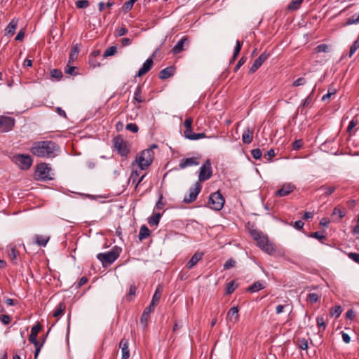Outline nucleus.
<instances>
[{
    "label": "nucleus",
    "mask_w": 359,
    "mask_h": 359,
    "mask_svg": "<svg viewBox=\"0 0 359 359\" xmlns=\"http://www.w3.org/2000/svg\"><path fill=\"white\" fill-rule=\"evenodd\" d=\"M30 151L38 157H55L60 155V147L53 141H40L33 143Z\"/></svg>",
    "instance_id": "1"
},
{
    "label": "nucleus",
    "mask_w": 359,
    "mask_h": 359,
    "mask_svg": "<svg viewBox=\"0 0 359 359\" xmlns=\"http://www.w3.org/2000/svg\"><path fill=\"white\" fill-rule=\"evenodd\" d=\"M252 238L257 241L258 247L269 255H273L276 252V249L272 242L269 240L266 235L257 229H252L250 231Z\"/></svg>",
    "instance_id": "2"
},
{
    "label": "nucleus",
    "mask_w": 359,
    "mask_h": 359,
    "mask_svg": "<svg viewBox=\"0 0 359 359\" xmlns=\"http://www.w3.org/2000/svg\"><path fill=\"white\" fill-rule=\"evenodd\" d=\"M54 172L50 164L46 163H38L35 167L34 179L36 181L46 182L54 179Z\"/></svg>",
    "instance_id": "3"
},
{
    "label": "nucleus",
    "mask_w": 359,
    "mask_h": 359,
    "mask_svg": "<svg viewBox=\"0 0 359 359\" xmlns=\"http://www.w3.org/2000/svg\"><path fill=\"white\" fill-rule=\"evenodd\" d=\"M121 249L115 246L111 250L105 253H99L97 258L100 261L104 266L110 265L114 262L119 257Z\"/></svg>",
    "instance_id": "4"
},
{
    "label": "nucleus",
    "mask_w": 359,
    "mask_h": 359,
    "mask_svg": "<svg viewBox=\"0 0 359 359\" xmlns=\"http://www.w3.org/2000/svg\"><path fill=\"white\" fill-rule=\"evenodd\" d=\"M224 202V198L219 191L211 194L209 196V207L212 210H222Z\"/></svg>",
    "instance_id": "5"
},
{
    "label": "nucleus",
    "mask_w": 359,
    "mask_h": 359,
    "mask_svg": "<svg viewBox=\"0 0 359 359\" xmlns=\"http://www.w3.org/2000/svg\"><path fill=\"white\" fill-rule=\"evenodd\" d=\"M114 149L118 154L122 157H126L129 152V145L121 136H116L113 139Z\"/></svg>",
    "instance_id": "6"
},
{
    "label": "nucleus",
    "mask_w": 359,
    "mask_h": 359,
    "mask_svg": "<svg viewBox=\"0 0 359 359\" xmlns=\"http://www.w3.org/2000/svg\"><path fill=\"white\" fill-rule=\"evenodd\" d=\"M212 175V169L210 161L208 158L201 166L198 175L199 182H204L209 180Z\"/></svg>",
    "instance_id": "7"
},
{
    "label": "nucleus",
    "mask_w": 359,
    "mask_h": 359,
    "mask_svg": "<svg viewBox=\"0 0 359 359\" xmlns=\"http://www.w3.org/2000/svg\"><path fill=\"white\" fill-rule=\"evenodd\" d=\"M14 125V118L11 116H0V133H6L11 130Z\"/></svg>",
    "instance_id": "8"
},
{
    "label": "nucleus",
    "mask_w": 359,
    "mask_h": 359,
    "mask_svg": "<svg viewBox=\"0 0 359 359\" xmlns=\"http://www.w3.org/2000/svg\"><path fill=\"white\" fill-rule=\"evenodd\" d=\"M201 189H202V186L200 184V182H196L194 184V187L191 188L189 189V195H186L184 197L183 202H184L185 203H191L194 202L196 199L198 194L201 192Z\"/></svg>",
    "instance_id": "9"
},
{
    "label": "nucleus",
    "mask_w": 359,
    "mask_h": 359,
    "mask_svg": "<svg viewBox=\"0 0 359 359\" xmlns=\"http://www.w3.org/2000/svg\"><path fill=\"white\" fill-rule=\"evenodd\" d=\"M153 158H135L132 163V167L140 170H146L152 163Z\"/></svg>",
    "instance_id": "10"
},
{
    "label": "nucleus",
    "mask_w": 359,
    "mask_h": 359,
    "mask_svg": "<svg viewBox=\"0 0 359 359\" xmlns=\"http://www.w3.org/2000/svg\"><path fill=\"white\" fill-rule=\"evenodd\" d=\"M294 189L295 186L292 183H285L282 186L280 189L276 191L275 196L278 197L286 196L292 192Z\"/></svg>",
    "instance_id": "11"
},
{
    "label": "nucleus",
    "mask_w": 359,
    "mask_h": 359,
    "mask_svg": "<svg viewBox=\"0 0 359 359\" xmlns=\"http://www.w3.org/2000/svg\"><path fill=\"white\" fill-rule=\"evenodd\" d=\"M12 161L21 170H28L33 163V158H12Z\"/></svg>",
    "instance_id": "12"
},
{
    "label": "nucleus",
    "mask_w": 359,
    "mask_h": 359,
    "mask_svg": "<svg viewBox=\"0 0 359 359\" xmlns=\"http://www.w3.org/2000/svg\"><path fill=\"white\" fill-rule=\"evenodd\" d=\"M238 308L233 306L226 313V321L232 324H236L239 320Z\"/></svg>",
    "instance_id": "13"
},
{
    "label": "nucleus",
    "mask_w": 359,
    "mask_h": 359,
    "mask_svg": "<svg viewBox=\"0 0 359 359\" xmlns=\"http://www.w3.org/2000/svg\"><path fill=\"white\" fill-rule=\"evenodd\" d=\"M129 340L123 337L120 343L119 348L121 349V359H128L130 357Z\"/></svg>",
    "instance_id": "14"
},
{
    "label": "nucleus",
    "mask_w": 359,
    "mask_h": 359,
    "mask_svg": "<svg viewBox=\"0 0 359 359\" xmlns=\"http://www.w3.org/2000/svg\"><path fill=\"white\" fill-rule=\"evenodd\" d=\"M154 61L151 57L148 58L142 65V67L138 70L137 76L141 77L147 74L152 67Z\"/></svg>",
    "instance_id": "15"
},
{
    "label": "nucleus",
    "mask_w": 359,
    "mask_h": 359,
    "mask_svg": "<svg viewBox=\"0 0 359 359\" xmlns=\"http://www.w3.org/2000/svg\"><path fill=\"white\" fill-rule=\"evenodd\" d=\"M158 149V146L153 144L148 149L142 151L139 157H154L155 155H159V153L155 151Z\"/></svg>",
    "instance_id": "16"
},
{
    "label": "nucleus",
    "mask_w": 359,
    "mask_h": 359,
    "mask_svg": "<svg viewBox=\"0 0 359 359\" xmlns=\"http://www.w3.org/2000/svg\"><path fill=\"white\" fill-rule=\"evenodd\" d=\"M184 135L187 139L191 140H197L201 138H203L205 137V133H195L192 131V128H185L184 131Z\"/></svg>",
    "instance_id": "17"
},
{
    "label": "nucleus",
    "mask_w": 359,
    "mask_h": 359,
    "mask_svg": "<svg viewBox=\"0 0 359 359\" xmlns=\"http://www.w3.org/2000/svg\"><path fill=\"white\" fill-rule=\"evenodd\" d=\"M189 43V39L187 36H184L180 40H179L177 43L175 45V46L172 49V52L173 54H179L181 53L184 49V44Z\"/></svg>",
    "instance_id": "18"
},
{
    "label": "nucleus",
    "mask_w": 359,
    "mask_h": 359,
    "mask_svg": "<svg viewBox=\"0 0 359 359\" xmlns=\"http://www.w3.org/2000/svg\"><path fill=\"white\" fill-rule=\"evenodd\" d=\"M42 329V325L40 323L37 322L31 329V333L29 336V341L30 343H34L37 340L39 332Z\"/></svg>",
    "instance_id": "19"
},
{
    "label": "nucleus",
    "mask_w": 359,
    "mask_h": 359,
    "mask_svg": "<svg viewBox=\"0 0 359 359\" xmlns=\"http://www.w3.org/2000/svg\"><path fill=\"white\" fill-rule=\"evenodd\" d=\"M254 130L252 128H247L243 133L242 141L244 144H250L252 141Z\"/></svg>",
    "instance_id": "20"
},
{
    "label": "nucleus",
    "mask_w": 359,
    "mask_h": 359,
    "mask_svg": "<svg viewBox=\"0 0 359 359\" xmlns=\"http://www.w3.org/2000/svg\"><path fill=\"white\" fill-rule=\"evenodd\" d=\"M203 253L196 252L187 263V268L190 269H192L203 257Z\"/></svg>",
    "instance_id": "21"
},
{
    "label": "nucleus",
    "mask_w": 359,
    "mask_h": 359,
    "mask_svg": "<svg viewBox=\"0 0 359 359\" xmlns=\"http://www.w3.org/2000/svg\"><path fill=\"white\" fill-rule=\"evenodd\" d=\"M313 102V100H312L310 97H306L298 107V111H299L302 114H306V111L305 110V108L311 107Z\"/></svg>",
    "instance_id": "22"
},
{
    "label": "nucleus",
    "mask_w": 359,
    "mask_h": 359,
    "mask_svg": "<svg viewBox=\"0 0 359 359\" xmlns=\"http://www.w3.org/2000/svg\"><path fill=\"white\" fill-rule=\"evenodd\" d=\"M175 72V68L173 67H168L162 69L159 72V78L161 79H166L171 77Z\"/></svg>",
    "instance_id": "23"
},
{
    "label": "nucleus",
    "mask_w": 359,
    "mask_h": 359,
    "mask_svg": "<svg viewBox=\"0 0 359 359\" xmlns=\"http://www.w3.org/2000/svg\"><path fill=\"white\" fill-rule=\"evenodd\" d=\"M17 26L18 20L15 18L12 19L5 29L6 34L10 36L14 35Z\"/></svg>",
    "instance_id": "24"
},
{
    "label": "nucleus",
    "mask_w": 359,
    "mask_h": 359,
    "mask_svg": "<svg viewBox=\"0 0 359 359\" xmlns=\"http://www.w3.org/2000/svg\"><path fill=\"white\" fill-rule=\"evenodd\" d=\"M142 86L138 85L134 92L133 102L135 104L137 103H142L145 100L142 97Z\"/></svg>",
    "instance_id": "25"
},
{
    "label": "nucleus",
    "mask_w": 359,
    "mask_h": 359,
    "mask_svg": "<svg viewBox=\"0 0 359 359\" xmlns=\"http://www.w3.org/2000/svg\"><path fill=\"white\" fill-rule=\"evenodd\" d=\"M34 243L41 247H45L48 242L50 238L49 236H42V235H35L34 236Z\"/></svg>",
    "instance_id": "26"
},
{
    "label": "nucleus",
    "mask_w": 359,
    "mask_h": 359,
    "mask_svg": "<svg viewBox=\"0 0 359 359\" xmlns=\"http://www.w3.org/2000/svg\"><path fill=\"white\" fill-rule=\"evenodd\" d=\"M154 308H155V306H151V304H150L147 307H146L144 309V311L141 316V318H140V322L141 323H144V322H147L149 317V314L154 311Z\"/></svg>",
    "instance_id": "27"
},
{
    "label": "nucleus",
    "mask_w": 359,
    "mask_h": 359,
    "mask_svg": "<svg viewBox=\"0 0 359 359\" xmlns=\"http://www.w3.org/2000/svg\"><path fill=\"white\" fill-rule=\"evenodd\" d=\"M198 162L195 161V158H185V160H182L180 164L179 167L180 169H184L187 167L191 166L194 165H198Z\"/></svg>",
    "instance_id": "28"
},
{
    "label": "nucleus",
    "mask_w": 359,
    "mask_h": 359,
    "mask_svg": "<svg viewBox=\"0 0 359 359\" xmlns=\"http://www.w3.org/2000/svg\"><path fill=\"white\" fill-rule=\"evenodd\" d=\"M264 288V286L262 281H256L248 287L247 291L253 293L258 292Z\"/></svg>",
    "instance_id": "29"
},
{
    "label": "nucleus",
    "mask_w": 359,
    "mask_h": 359,
    "mask_svg": "<svg viewBox=\"0 0 359 359\" xmlns=\"http://www.w3.org/2000/svg\"><path fill=\"white\" fill-rule=\"evenodd\" d=\"M79 53V47L78 44H76L72 46L70 53H69V63L73 62L74 60H76L78 57Z\"/></svg>",
    "instance_id": "30"
},
{
    "label": "nucleus",
    "mask_w": 359,
    "mask_h": 359,
    "mask_svg": "<svg viewBox=\"0 0 359 359\" xmlns=\"http://www.w3.org/2000/svg\"><path fill=\"white\" fill-rule=\"evenodd\" d=\"M150 235V230L146 225H142L140 227L138 238L140 241L147 238Z\"/></svg>",
    "instance_id": "31"
},
{
    "label": "nucleus",
    "mask_w": 359,
    "mask_h": 359,
    "mask_svg": "<svg viewBox=\"0 0 359 359\" xmlns=\"http://www.w3.org/2000/svg\"><path fill=\"white\" fill-rule=\"evenodd\" d=\"M342 311L341 306L340 305H337L330 309V315L331 317L337 318L341 315Z\"/></svg>",
    "instance_id": "32"
},
{
    "label": "nucleus",
    "mask_w": 359,
    "mask_h": 359,
    "mask_svg": "<svg viewBox=\"0 0 359 359\" xmlns=\"http://www.w3.org/2000/svg\"><path fill=\"white\" fill-rule=\"evenodd\" d=\"M304 0H292L290 4H288L287 8L288 11H296L298 10L302 5Z\"/></svg>",
    "instance_id": "33"
},
{
    "label": "nucleus",
    "mask_w": 359,
    "mask_h": 359,
    "mask_svg": "<svg viewBox=\"0 0 359 359\" xmlns=\"http://www.w3.org/2000/svg\"><path fill=\"white\" fill-rule=\"evenodd\" d=\"M65 309H66V306H65V303H63V302L59 303L58 305L57 306L55 310L53 312V316L58 317V316L62 315Z\"/></svg>",
    "instance_id": "34"
},
{
    "label": "nucleus",
    "mask_w": 359,
    "mask_h": 359,
    "mask_svg": "<svg viewBox=\"0 0 359 359\" xmlns=\"http://www.w3.org/2000/svg\"><path fill=\"white\" fill-rule=\"evenodd\" d=\"M161 217V213H156L152 217H151L149 220L148 223L150 226H157L159 223L160 219Z\"/></svg>",
    "instance_id": "35"
},
{
    "label": "nucleus",
    "mask_w": 359,
    "mask_h": 359,
    "mask_svg": "<svg viewBox=\"0 0 359 359\" xmlns=\"http://www.w3.org/2000/svg\"><path fill=\"white\" fill-rule=\"evenodd\" d=\"M140 172H138L137 168L132 167V172L130 176L128 179V183L135 184L137 181V177L139 176Z\"/></svg>",
    "instance_id": "36"
},
{
    "label": "nucleus",
    "mask_w": 359,
    "mask_h": 359,
    "mask_svg": "<svg viewBox=\"0 0 359 359\" xmlns=\"http://www.w3.org/2000/svg\"><path fill=\"white\" fill-rule=\"evenodd\" d=\"M330 46L325 43L320 44L315 48V52L317 53H328L330 52Z\"/></svg>",
    "instance_id": "37"
},
{
    "label": "nucleus",
    "mask_w": 359,
    "mask_h": 359,
    "mask_svg": "<svg viewBox=\"0 0 359 359\" xmlns=\"http://www.w3.org/2000/svg\"><path fill=\"white\" fill-rule=\"evenodd\" d=\"M269 57V53L264 52L254 62H256L259 66L261 67L262 65L264 63V62H265L268 59Z\"/></svg>",
    "instance_id": "38"
},
{
    "label": "nucleus",
    "mask_w": 359,
    "mask_h": 359,
    "mask_svg": "<svg viewBox=\"0 0 359 359\" xmlns=\"http://www.w3.org/2000/svg\"><path fill=\"white\" fill-rule=\"evenodd\" d=\"M8 255L11 259V261L14 263H16L15 260L17 257L19 255V251L16 249L15 246H12L11 248Z\"/></svg>",
    "instance_id": "39"
},
{
    "label": "nucleus",
    "mask_w": 359,
    "mask_h": 359,
    "mask_svg": "<svg viewBox=\"0 0 359 359\" xmlns=\"http://www.w3.org/2000/svg\"><path fill=\"white\" fill-rule=\"evenodd\" d=\"M336 215H338V217H339L338 221H339L341 219H342L345 216L346 211L344 209H341L339 207H335L333 210L332 215V217H334Z\"/></svg>",
    "instance_id": "40"
},
{
    "label": "nucleus",
    "mask_w": 359,
    "mask_h": 359,
    "mask_svg": "<svg viewBox=\"0 0 359 359\" xmlns=\"http://www.w3.org/2000/svg\"><path fill=\"white\" fill-rule=\"evenodd\" d=\"M160 298H161V290L159 287H158L156 290V291L152 297V299L150 303V304H151V306H155L156 304L159 301Z\"/></svg>",
    "instance_id": "41"
},
{
    "label": "nucleus",
    "mask_w": 359,
    "mask_h": 359,
    "mask_svg": "<svg viewBox=\"0 0 359 359\" xmlns=\"http://www.w3.org/2000/svg\"><path fill=\"white\" fill-rule=\"evenodd\" d=\"M359 48V37L352 43L350 48L348 56L351 57Z\"/></svg>",
    "instance_id": "42"
},
{
    "label": "nucleus",
    "mask_w": 359,
    "mask_h": 359,
    "mask_svg": "<svg viewBox=\"0 0 359 359\" xmlns=\"http://www.w3.org/2000/svg\"><path fill=\"white\" fill-rule=\"evenodd\" d=\"M128 29L124 25H123L121 27L116 28L115 29L114 35L116 37H119V36L125 35L126 34L128 33Z\"/></svg>",
    "instance_id": "43"
},
{
    "label": "nucleus",
    "mask_w": 359,
    "mask_h": 359,
    "mask_svg": "<svg viewBox=\"0 0 359 359\" xmlns=\"http://www.w3.org/2000/svg\"><path fill=\"white\" fill-rule=\"evenodd\" d=\"M137 1V0H129L126 2H125L123 6V10L124 11V13H127V12L130 11L133 8L134 4Z\"/></svg>",
    "instance_id": "44"
},
{
    "label": "nucleus",
    "mask_w": 359,
    "mask_h": 359,
    "mask_svg": "<svg viewBox=\"0 0 359 359\" xmlns=\"http://www.w3.org/2000/svg\"><path fill=\"white\" fill-rule=\"evenodd\" d=\"M62 76V72L57 69H53L50 71V76L55 79L57 81L60 80Z\"/></svg>",
    "instance_id": "45"
},
{
    "label": "nucleus",
    "mask_w": 359,
    "mask_h": 359,
    "mask_svg": "<svg viewBox=\"0 0 359 359\" xmlns=\"http://www.w3.org/2000/svg\"><path fill=\"white\" fill-rule=\"evenodd\" d=\"M357 23H359V15L355 14L347 19V21L346 22L345 25H351Z\"/></svg>",
    "instance_id": "46"
},
{
    "label": "nucleus",
    "mask_w": 359,
    "mask_h": 359,
    "mask_svg": "<svg viewBox=\"0 0 359 359\" xmlns=\"http://www.w3.org/2000/svg\"><path fill=\"white\" fill-rule=\"evenodd\" d=\"M317 325L320 329L324 331L326 328V324L324 318L322 316H319L316 318Z\"/></svg>",
    "instance_id": "47"
},
{
    "label": "nucleus",
    "mask_w": 359,
    "mask_h": 359,
    "mask_svg": "<svg viewBox=\"0 0 359 359\" xmlns=\"http://www.w3.org/2000/svg\"><path fill=\"white\" fill-rule=\"evenodd\" d=\"M242 45H243L242 42H241L239 40L236 41V46L234 48V51H233V59H236L237 56L238 55V54L241 50Z\"/></svg>",
    "instance_id": "48"
},
{
    "label": "nucleus",
    "mask_w": 359,
    "mask_h": 359,
    "mask_svg": "<svg viewBox=\"0 0 359 359\" xmlns=\"http://www.w3.org/2000/svg\"><path fill=\"white\" fill-rule=\"evenodd\" d=\"M75 4L78 8H86L90 5L88 0H78Z\"/></svg>",
    "instance_id": "49"
},
{
    "label": "nucleus",
    "mask_w": 359,
    "mask_h": 359,
    "mask_svg": "<svg viewBox=\"0 0 359 359\" xmlns=\"http://www.w3.org/2000/svg\"><path fill=\"white\" fill-rule=\"evenodd\" d=\"M117 48L116 46H111L106 49L104 53V57L112 56L116 53Z\"/></svg>",
    "instance_id": "50"
},
{
    "label": "nucleus",
    "mask_w": 359,
    "mask_h": 359,
    "mask_svg": "<svg viewBox=\"0 0 359 359\" xmlns=\"http://www.w3.org/2000/svg\"><path fill=\"white\" fill-rule=\"evenodd\" d=\"M11 316L9 315H0V322H1L4 325H7L11 322Z\"/></svg>",
    "instance_id": "51"
},
{
    "label": "nucleus",
    "mask_w": 359,
    "mask_h": 359,
    "mask_svg": "<svg viewBox=\"0 0 359 359\" xmlns=\"http://www.w3.org/2000/svg\"><path fill=\"white\" fill-rule=\"evenodd\" d=\"M335 187H325L322 186L319 189L324 190L326 196L331 195L335 191Z\"/></svg>",
    "instance_id": "52"
},
{
    "label": "nucleus",
    "mask_w": 359,
    "mask_h": 359,
    "mask_svg": "<svg viewBox=\"0 0 359 359\" xmlns=\"http://www.w3.org/2000/svg\"><path fill=\"white\" fill-rule=\"evenodd\" d=\"M319 295L316 293H309L307 297V300L313 304L318 301Z\"/></svg>",
    "instance_id": "53"
},
{
    "label": "nucleus",
    "mask_w": 359,
    "mask_h": 359,
    "mask_svg": "<svg viewBox=\"0 0 359 359\" xmlns=\"http://www.w3.org/2000/svg\"><path fill=\"white\" fill-rule=\"evenodd\" d=\"M305 83H306V79L304 77H301V78L296 79L293 82L292 86L294 87H297V86H303Z\"/></svg>",
    "instance_id": "54"
},
{
    "label": "nucleus",
    "mask_w": 359,
    "mask_h": 359,
    "mask_svg": "<svg viewBox=\"0 0 359 359\" xmlns=\"http://www.w3.org/2000/svg\"><path fill=\"white\" fill-rule=\"evenodd\" d=\"M236 265V261L233 259H228L225 264H224V269H229Z\"/></svg>",
    "instance_id": "55"
},
{
    "label": "nucleus",
    "mask_w": 359,
    "mask_h": 359,
    "mask_svg": "<svg viewBox=\"0 0 359 359\" xmlns=\"http://www.w3.org/2000/svg\"><path fill=\"white\" fill-rule=\"evenodd\" d=\"M299 348L302 350H306L309 348L308 340L306 339H302L299 341Z\"/></svg>",
    "instance_id": "56"
},
{
    "label": "nucleus",
    "mask_w": 359,
    "mask_h": 359,
    "mask_svg": "<svg viewBox=\"0 0 359 359\" xmlns=\"http://www.w3.org/2000/svg\"><path fill=\"white\" fill-rule=\"evenodd\" d=\"M126 130L133 133H137L138 131V127L135 123H128L126 126Z\"/></svg>",
    "instance_id": "57"
},
{
    "label": "nucleus",
    "mask_w": 359,
    "mask_h": 359,
    "mask_svg": "<svg viewBox=\"0 0 359 359\" xmlns=\"http://www.w3.org/2000/svg\"><path fill=\"white\" fill-rule=\"evenodd\" d=\"M358 124V119L355 117L353 118L350 122L347 127V132L350 133L351 130L355 127V126Z\"/></svg>",
    "instance_id": "58"
},
{
    "label": "nucleus",
    "mask_w": 359,
    "mask_h": 359,
    "mask_svg": "<svg viewBox=\"0 0 359 359\" xmlns=\"http://www.w3.org/2000/svg\"><path fill=\"white\" fill-rule=\"evenodd\" d=\"M136 292V287L135 285H131L129 288V292L127 294L128 299H131V298L135 296Z\"/></svg>",
    "instance_id": "59"
},
{
    "label": "nucleus",
    "mask_w": 359,
    "mask_h": 359,
    "mask_svg": "<svg viewBox=\"0 0 359 359\" xmlns=\"http://www.w3.org/2000/svg\"><path fill=\"white\" fill-rule=\"evenodd\" d=\"M348 257L355 263L359 264V253L349 252Z\"/></svg>",
    "instance_id": "60"
},
{
    "label": "nucleus",
    "mask_w": 359,
    "mask_h": 359,
    "mask_svg": "<svg viewBox=\"0 0 359 359\" xmlns=\"http://www.w3.org/2000/svg\"><path fill=\"white\" fill-rule=\"evenodd\" d=\"M234 281L232 280L227 284L226 293L231 294L235 290Z\"/></svg>",
    "instance_id": "61"
},
{
    "label": "nucleus",
    "mask_w": 359,
    "mask_h": 359,
    "mask_svg": "<svg viewBox=\"0 0 359 359\" xmlns=\"http://www.w3.org/2000/svg\"><path fill=\"white\" fill-rule=\"evenodd\" d=\"M302 146H303V141H302V140H296V141H294L292 143V148L294 150L299 149L300 148L302 147Z\"/></svg>",
    "instance_id": "62"
},
{
    "label": "nucleus",
    "mask_w": 359,
    "mask_h": 359,
    "mask_svg": "<svg viewBox=\"0 0 359 359\" xmlns=\"http://www.w3.org/2000/svg\"><path fill=\"white\" fill-rule=\"evenodd\" d=\"M310 237L311 238H316L319 241H321L323 239H325V236L323 235L321 233L318 232V231H316V232H314V233H312L311 235H310Z\"/></svg>",
    "instance_id": "63"
},
{
    "label": "nucleus",
    "mask_w": 359,
    "mask_h": 359,
    "mask_svg": "<svg viewBox=\"0 0 359 359\" xmlns=\"http://www.w3.org/2000/svg\"><path fill=\"white\" fill-rule=\"evenodd\" d=\"M251 153L252 157H262V151L259 148L252 149Z\"/></svg>",
    "instance_id": "64"
}]
</instances>
